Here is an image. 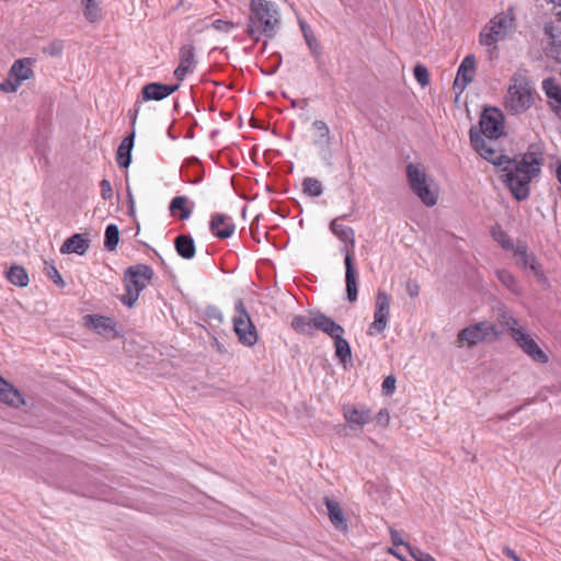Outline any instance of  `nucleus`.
<instances>
[{
	"label": "nucleus",
	"instance_id": "1",
	"mask_svg": "<svg viewBox=\"0 0 561 561\" xmlns=\"http://www.w3.org/2000/svg\"><path fill=\"white\" fill-rule=\"evenodd\" d=\"M541 160L533 152L518 160H510L502 170L503 182L517 201L529 196V184L540 173Z\"/></svg>",
	"mask_w": 561,
	"mask_h": 561
},
{
	"label": "nucleus",
	"instance_id": "2",
	"mask_svg": "<svg viewBox=\"0 0 561 561\" xmlns=\"http://www.w3.org/2000/svg\"><path fill=\"white\" fill-rule=\"evenodd\" d=\"M247 33L257 42L262 35L273 37L279 23L276 5L267 0H251Z\"/></svg>",
	"mask_w": 561,
	"mask_h": 561
},
{
	"label": "nucleus",
	"instance_id": "3",
	"mask_svg": "<svg viewBox=\"0 0 561 561\" xmlns=\"http://www.w3.org/2000/svg\"><path fill=\"white\" fill-rule=\"evenodd\" d=\"M515 28V19L511 11L496 14L480 31L479 44L493 57L496 55L497 44L512 35Z\"/></svg>",
	"mask_w": 561,
	"mask_h": 561
},
{
	"label": "nucleus",
	"instance_id": "4",
	"mask_svg": "<svg viewBox=\"0 0 561 561\" xmlns=\"http://www.w3.org/2000/svg\"><path fill=\"white\" fill-rule=\"evenodd\" d=\"M407 179L412 192L426 207L437 204L439 190L437 184L426 174L424 167L420 163L407 165Z\"/></svg>",
	"mask_w": 561,
	"mask_h": 561
},
{
	"label": "nucleus",
	"instance_id": "5",
	"mask_svg": "<svg viewBox=\"0 0 561 561\" xmlns=\"http://www.w3.org/2000/svg\"><path fill=\"white\" fill-rule=\"evenodd\" d=\"M535 101V89L523 75L515 73L505 96V107L512 114L526 112Z\"/></svg>",
	"mask_w": 561,
	"mask_h": 561
},
{
	"label": "nucleus",
	"instance_id": "6",
	"mask_svg": "<svg viewBox=\"0 0 561 561\" xmlns=\"http://www.w3.org/2000/svg\"><path fill=\"white\" fill-rule=\"evenodd\" d=\"M152 276L153 271L148 265L138 264L128 267L125 273L126 293L122 296V302L125 306L133 307Z\"/></svg>",
	"mask_w": 561,
	"mask_h": 561
},
{
	"label": "nucleus",
	"instance_id": "7",
	"mask_svg": "<svg viewBox=\"0 0 561 561\" xmlns=\"http://www.w3.org/2000/svg\"><path fill=\"white\" fill-rule=\"evenodd\" d=\"M233 331L239 342L244 346H253L256 344L259 335L244 304L238 299L234 304V314L232 316Z\"/></svg>",
	"mask_w": 561,
	"mask_h": 561
},
{
	"label": "nucleus",
	"instance_id": "8",
	"mask_svg": "<svg viewBox=\"0 0 561 561\" xmlns=\"http://www.w3.org/2000/svg\"><path fill=\"white\" fill-rule=\"evenodd\" d=\"M35 60L33 58H21L15 60L8 73V78L0 84V90L4 93H14L21 84L34 77Z\"/></svg>",
	"mask_w": 561,
	"mask_h": 561
},
{
	"label": "nucleus",
	"instance_id": "9",
	"mask_svg": "<svg viewBox=\"0 0 561 561\" xmlns=\"http://www.w3.org/2000/svg\"><path fill=\"white\" fill-rule=\"evenodd\" d=\"M495 325L488 321H481L462 329L457 336L459 347H473L489 336L497 337Z\"/></svg>",
	"mask_w": 561,
	"mask_h": 561
},
{
	"label": "nucleus",
	"instance_id": "10",
	"mask_svg": "<svg viewBox=\"0 0 561 561\" xmlns=\"http://www.w3.org/2000/svg\"><path fill=\"white\" fill-rule=\"evenodd\" d=\"M470 142L473 149L486 161L494 165H501L505 156L493 146L492 140L485 139L473 128L470 130Z\"/></svg>",
	"mask_w": 561,
	"mask_h": 561
},
{
	"label": "nucleus",
	"instance_id": "11",
	"mask_svg": "<svg viewBox=\"0 0 561 561\" xmlns=\"http://www.w3.org/2000/svg\"><path fill=\"white\" fill-rule=\"evenodd\" d=\"M512 339L533 360L539 364H547L549 360L548 355L539 347L537 342L531 335L523 329H514Z\"/></svg>",
	"mask_w": 561,
	"mask_h": 561
},
{
	"label": "nucleus",
	"instance_id": "12",
	"mask_svg": "<svg viewBox=\"0 0 561 561\" xmlns=\"http://www.w3.org/2000/svg\"><path fill=\"white\" fill-rule=\"evenodd\" d=\"M390 297L385 291L379 290L376 295V309L374 321L370 324L368 334L381 333L386 330L390 316Z\"/></svg>",
	"mask_w": 561,
	"mask_h": 561
},
{
	"label": "nucleus",
	"instance_id": "13",
	"mask_svg": "<svg viewBox=\"0 0 561 561\" xmlns=\"http://www.w3.org/2000/svg\"><path fill=\"white\" fill-rule=\"evenodd\" d=\"M482 137L490 140L497 139L503 134V115L496 108L485 110L480 118Z\"/></svg>",
	"mask_w": 561,
	"mask_h": 561
},
{
	"label": "nucleus",
	"instance_id": "14",
	"mask_svg": "<svg viewBox=\"0 0 561 561\" xmlns=\"http://www.w3.org/2000/svg\"><path fill=\"white\" fill-rule=\"evenodd\" d=\"M83 325L107 340H113L118 336L114 321L104 316L87 314L83 317Z\"/></svg>",
	"mask_w": 561,
	"mask_h": 561
},
{
	"label": "nucleus",
	"instance_id": "15",
	"mask_svg": "<svg viewBox=\"0 0 561 561\" xmlns=\"http://www.w3.org/2000/svg\"><path fill=\"white\" fill-rule=\"evenodd\" d=\"M197 59L193 44H185L179 51V66L174 70V76L179 81H183L187 75L195 71Z\"/></svg>",
	"mask_w": 561,
	"mask_h": 561
},
{
	"label": "nucleus",
	"instance_id": "16",
	"mask_svg": "<svg viewBox=\"0 0 561 561\" xmlns=\"http://www.w3.org/2000/svg\"><path fill=\"white\" fill-rule=\"evenodd\" d=\"M353 250L350 243H343L341 248V252L345 255L344 264H345V283H346V293L347 299L353 302L357 299V282H356V271L354 268L353 263Z\"/></svg>",
	"mask_w": 561,
	"mask_h": 561
},
{
	"label": "nucleus",
	"instance_id": "17",
	"mask_svg": "<svg viewBox=\"0 0 561 561\" xmlns=\"http://www.w3.org/2000/svg\"><path fill=\"white\" fill-rule=\"evenodd\" d=\"M477 61L473 55H467L460 62L454 81V90L461 93L476 76Z\"/></svg>",
	"mask_w": 561,
	"mask_h": 561
},
{
	"label": "nucleus",
	"instance_id": "18",
	"mask_svg": "<svg viewBox=\"0 0 561 561\" xmlns=\"http://www.w3.org/2000/svg\"><path fill=\"white\" fill-rule=\"evenodd\" d=\"M209 228L213 234L220 239L230 238L236 230L232 218L225 214L213 215Z\"/></svg>",
	"mask_w": 561,
	"mask_h": 561
},
{
	"label": "nucleus",
	"instance_id": "19",
	"mask_svg": "<svg viewBox=\"0 0 561 561\" xmlns=\"http://www.w3.org/2000/svg\"><path fill=\"white\" fill-rule=\"evenodd\" d=\"M0 402L13 409H19L25 403L22 393L2 376H0Z\"/></svg>",
	"mask_w": 561,
	"mask_h": 561
},
{
	"label": "nucleus",
	"instance_id": "20",
	"mask_svg": "<svg viewBox=\"0 0 561 561\" xmlns=\"http://www.w3.org/2000/svg\"><path fill=\"white\" fill-rule=\"evenodd\" d=\"M343 416L347 423L359 427H363L373 421L371 411L364 407L357 408L354 405H344Z\"/></svg>",
	"mask_w": 561,
	"mask_h": 561
},
{
	"label": "nucleus",
	"instance_id": "21",
	"mask_svg": "<svg viewBox=\"0 0 561 561\" xmlns=\"http://www.w3.org/2000/svg\"><path fill=\"white\" fill-rule=\"evenodd\" d=\"M514 255L518 257L517 264L528 267L537 278L543 277L541 265L533 253H528L525 244H517L514 248Z\"/></svg>",
	"mask_w": 561,
	"mask_h": 561
},
{
	"label": "nucleus",
	"instance_id": "22",
	"mask_svg": "<svg viewBox=\"0 0 561 561\" xmlns=\"http://www.w3.org/2000/svg\"><path fill=\"white\" fill-rule=\"evenodd\" d=\"M179 87V84L169 85L161 83H148L141 90L142 99L145 101H161L176 91Z\"/></svg>",
	"mask_w": 561,
	"mask_h": 561
},
{
	"label": "nucleus",
	"instance_id": "23",
	"mask_svg": "<svg viewBox=\"0 0 561 561\" xmlns=\"http://www.w3.org/2000/svg\"><path fill=\"white\" fill-rule=\"evenodd\" d=\"M313 325L316 330H320L330 337H339V334H344V329L331 318L323 313H313Z\"/></svg>",
	"mask_w": 561,
	"mask_h": 561
},
{
	"label": "nucleus",
	"instance_id": "24",
	"mask_svg": "<svg viewBox=\"0 0 561 561\" xmlns=\"http://www.w3.org/2000/svg\"><path fill=\"white\" fill-rule=\"evenodd\" d=\"M89 239L81 233H76L70 238L66 239L60 248L62 254L76 253L83 255L90 247Z\"/></svg>",
	"mask_w": 561,
	"mask_h": 561
},
{
	"label": "nucleus",
	"instance_id": "25",
	"mask_svg": "<svg viewBox=\"0 0 561 561\" xmlns=\"http://www.w3.org/2000/svg\"><path fill=\"white\" fill-rule=\"evenodd\" d=\"M313 144L319 148H329L332 141L328 124L321 119L312 123Z\"/></svg>",
	"mask_w": 561,
	"mask_h": 561
},
{
	"label": "nucleus",
	"instance_id": "26",
	"mask_svg": "<svg viewBox=\"0 0 561 561\" xmlns=\"http://www.w3.org/2000/svg\"><path fill=\"white\" fill-rule=\"evenodd\" d=\"M331 232L343 243H350L355 247V232L353 228L339 222V218L333 219L329 226Z\"/></svg>",
	"mask_w": 561,
	"mask_h": 561
},
{
	"label": "nucleus",
	"instance_id": "27",
	"mask_svg": "<svg viewBox=\"0 0 561 561\" xmlns=\"http://www.w3.org/2000/svg\"><path fill=\"white\" fill-rule=\"evenodd\" d=\"M194 204L188 205L186 196L174 197L169 206V210L173 216H179L180 219L186 220L191 217Z\"/></svg>",
	"mask_w": 561,
	"mask_h": 561
},
{
	"label": "nucleus",
	"instance_id": "28",
	"mask_svg": "<svg viewBox=\"0 0 561 561\" xmlns=\"http://www.w3.org/2000/svg\"><path fill=\"white\" fill-rule=\"evenodd\" d=\"M324 504L327 506L328 515H329L331 523L339 529H346V527H347L346 520L344 518V514H343V511H342L339 502H336L332 499L325 497Z\"/></svg>",
	"mask_w": 561,
	"mask_h": 561
},
{
	"label": "nucleus",
	"instance_id": "29",
	"mask_svg": "<svg viewBox=\"0 0 561 561\" xmlns=\"http://www.w3.org/2000/svg\"><path fill=\"white\" fill-rule=\"evenodd\" d=\"M290 325L300 334L313 335L316 331V327L313 325V313H309L307 316H295Z\"/></svg>",
	"mask_w": 561,
	"mask_h": 561
},
{
	"label": "nucleus",
	"instance_id": "30",
	"mask_svg": "<svg viewBox=\"0 0 561 561\" xmlns=\"http://www.w3.org/2000/svg\"><path fill=\"white\" fill-rule=\"evenodd\" d=\"M174 245L176 249V252L180 256H182L185 260H191L195 255V242L192 239V237L186 234L179 236L175 241Z\"/></svg>",
	"mask_w": 561,
	"mask_h": 561
},
{
	"label": "nucleus",
	"instance_id": "31",
	"mask_svg": "<svg viewBox=\"0 0 561 561\" xmlns=\"http://www.w3.org/2000/svg\"><path fill=\"white\" fill-rule=\"evenodd\" d=\"M134 146V134L124 138L117 149L116 161L121 168H128L130 164V152Z\"/></svg>",
	"mask_w": 561,
	"mask_h": 561
},
{
	"label": "nucleus",
	"instance_id": "32",
	"mask_svg": "<svg viewBox=\"0 0 561 561\" xmlns=\"http://www.w3.org/2000/svg\"><path fill=\"white\" fill-rule=\"evenodd\" d=\"M100 0H81L83 15L89 23H96L102 19Z\"/></svg>",
	"mask_w": 561,
	"mask_h": 561
},
{
	"label": "nucleus",
	"instance_id": "33",
	"mask_svg": "<svg viewBox=\"0 0 561 561\" xmlns=\"http://www.w3.org/2000/svg\"><path fill=\"white\" fill-rule=\"evenodd\" d=\"M550 38V51L554 59L561 61V28L551 24L546 26Z\"/></svg>",
	"mask_w": 561,
	"mask_h": 561
},
{
	"label": "nucleus",
	"instance_id": "34",
	"mask_svg": "<svg viewBox=\"0 0 561 561\" xmlns=\"http://www.w3.org/2000/svg\"><path fill=\"white\" fill-rule=\"evenodd\" d=\"M300 27H301L306 44L308 45L310 51L312 53V55L319 56L321 54L320 45H319L316 36L313 35L311 28L305 22H300Z\"/></svg>",
	"mask_w": 561,
	"mask_h": 561
},
{
	"label": "nucleus",
	"instance_id": "35",
	"mask_svg": "<svg viewBox=\"0 0 561 561\" xmlns=\"http://www.w3.org/2000/svg\"><path fill=\"white\" fill-rule=\"evenodd\" d=\"M8 279L16 286L24 287L28 284V275L21 266H13L8 272Z\"/></svg>",
	"mask_w": 561,
	"mask_h": 561
},
{
	"label": "nucleus",
	"instance_id": "36",
	"mask_svg": "<svg viewBox=\"0 0 561 561\" xmlns=\"http://www.w3.org/2000/svg\"><path fill=\"white\" fill-rule=\"evenodd\" d=\"M499 280L512 293L519 294L520 288L516 278L506 270H499L496 272Z\"/></svg>",
	"mask_w": 561,
	"mask_h": 561
},
{
	"label": "nucleus",
	"instance_id": "37",
	"mask_svg": "<svg viewBox=\"0 0 561 561\" xmlns=\"http://www.w3.org/2000/svg\"><path fill=\"white\" fill-rule=\"evenodd\" d=\"M119 241V230L116 225H108L105 229L104 247L113 251L117 247Z\"/></svg>",
	"mask_w": 561,
	"mask_h": 561
},
{
	"label": "nucleus",
	"instance_id": "38",
	"mask_svg": "<svg viewBox=\"0 0 561 561\" xmlns=\"http://www.w3.org/2000/svg\"><path fill=\"white\" fill-rule=\"evenodd\" d=\"M335 355L342 360L351 358V347L348 342L343 337V334H339V337H334Z\"/></svg>",
	"mask_w": 561,
	"mask_h": 561
},
{
	"label": "nucleus",
	"instance_id": "39",
	"mask_svg": "<svg viewBox=\"0 0 561 561\" xmlns=\"http://www.w3.org/2000/svg\"><path fill=\"white\" fill-rule=\"evenodd\" d=\"M302 190L307 195L318 197L322 194L323 186L316 178H306L302 182Z\"/></svg>",
	"mask_w": 561,
	"mask_h": 561
},
{
	"label": "nucleus",
	"instance_id": "40",
	"mask_svg": "<svg viewBox=\"0 0 561 561\" xmlns=\"http://www.w3.org/2000/svg\"><path fill=\"white\" fill-rule=\"evenodd\" d=\"M542 88L549 99L558 102L561 98V88L554 82L553 79L543 80Z\"/></svg>",
	"mask_w": 561,
	"mask_h": 561
},
{
	"label": "nucleus",
	"instance_id": "41",
	"mask_svg": "<svg viewBox=\"0 0 561 561\" xmlns=\"http://www.w3.org/2000/svg\"><path fill=\"white\" fill-rule=\"evenodd\" d=\"M499 321L508 329L511 337L513 336L514 329H523L518 321L507 311L500 313Z\"/></svg>",
	"mask_w": 561,
	"mask_h": 561
},
{
	"label": "nucleus",
	"instance_id": "42",
	"mask_svg": "<svg viewBox=\"0 0 561 561\" xmlns=\"http://www.w3.org/2000/svg\"><path fill=\"white\" fill-rule=\"evenodd\" d=\"M415 80L422 85L426 87L430 83V73L425 66L416 65L413 69Z\"/></svg>",
	"mask_w": 561,
	"mask_h": 561
},
{
	"label": "nucleus",
	"instance_id": "43",
	"mask_svg": "<svg viewBox=\"0 0 561 561\" xmlns=\"http://www.w3.org/2000/svg\"><path fill=\"white\" fill-rule=\"evenodd\" d=\"M210 26L214 27L218 32L229 33L237 26V24L231 21L218 19V20L213 21L210 23Z\"/></svg>",
	"mask_w": 561,
	"mask_h": 561
},
{
	"label": "nucleus",
	"instance_id": "44",
	"mask_svg": "<svg viewBox=\"0 0 561 561\" xmlns=\"http://www.w3.org/2000/svg\"><path fill=\"white\" fill-rule=\"evenodd\" d=\"M408 551L415 561H436L430 553L412 546H408Z\"/></svg>",
	"mask_w": 561,
	"mask_h": 561
},
{
	"label": "nucleus",
	"instance_id": "45",
	"mask_svg": "<svg viewBox=\"0 0 561 561\" xmlns=\"http://www.w3.org/2000/svg\"><path fill=\"white\" fill-rule=\"evenodd\" d=\"M46 274L59 287H64L65 286V283H64V279H62L60 273L58 272V270L54 265L47 266Z\"/></svg>",
	"mask_w": 561,
	"mask_h": 561
},
{
	"label": "nucleus",
	"instance_id": "46",
	"mask_svg": "<svg viewBox=\"0 0 561 561\" xmlns=\"http://www.w3.org/2000/svg\"><path fill=\"white\" fill-rule=\"evenodd\" d=\"M101 187V196L104 201H111L113 198V188L111 182L106 179H103L100 182Z\"/></svg>",
	"mask_w": 561,
	"mask_h": 561
},
{
	"label": "nucleus",
	"instance_id": "47",
	"mask_svg": "<svg viewBox=\"0 0 561 561\" xmlns=\"http://www.w3.org/2000/svg\"><path fill=\"white\" fill-rule=\"evenodd\" d=\"M62 49L64 43L60 41H55L44 49V53L50 56H59L62 53Z\"/></svg>",
	"mask_w": 561,
	"mask_h": 561
},
{
	"label": "nucleus",
	"instance_id": "48",
	"mask_svg": "<svg viewBox=\"0 0 561 561\" xmlns=\"http://www.w3.org/2000/svg\"><path fill=\"white\" fill-rule=\"evenodd\" d=\"M210 26V23L208 22V19L205 18V19H199L197 21H195L191 26H190V31L194 34H198V33H202L204 32L207 27Z\"/></svg>",
	"mask_w": 561,
	"mask_h": 561
},
{
	"label": "nucleus",
	"instance_id": "49",
	"mask_svg": "<svg viewBox=\"0 0 561 561\" xmlns=\"http://www.w3.org/2000/svg\"><path fill=\"white\" fill-rule=\"evenodd\" d=\"M494 238L497 240V242L506 250H512L514 252V248L516 245L513 244L512 240L503 232H500L499 234L494 233Z\"/></svg>",
	"mask_w": 561,
	"mask_h": 561
},
{
	"label": "nucleus",
	"instance_id": "50",
	"mask_svg": "<svg viewBox=\"0 0 561 561\" xmlns=\"http://www.w3.org/2000/svg\"><path fill=\"white\" fill-rule=\"evenodd\" d=\"M390 536H391V541L394 546H404L407 549H408V546H411L410 543L405 542L402 539L401 534L393 528H390Z\"/></svg>",
	"mask_w": 561,
	"mask_h": 561
},
{
	"label": "nucleus",
	"instance_id": "51",
	"mask_svg": "<svg viewBox=\"0 0 561 561\" xmlns=\"http://www.w3.org/2000/svg\"><path fill=\"white\" fill-rule=\"evenodd\" d=\"M407 293L410 297H416L420 294V286L415 280H409L405 286Z\"/></svg>",
	"mask_w": 561,
	"mask_h": 561
},
{
	"label": "nucleus",
	"instance_id": "52",
	"mask_svg": "<svg viewBox=\"0 0 561 561\" xmlns=\"http://www.w3.org/2000/svg\"><path fill=\"white\" fill-rule=\"evenodd\" d=\"M382 388L387 393H391L396 389V378L388 376L382 382Z\"/></svg>",
	"mask_w": 561,
	"mask_h": 561
},
{
	"label": "nucleus",
	"instance_id": "53",
	"mask_svg": "<svg viewBox=\"0 0 561 561\" xmlns=\"http://www.w3.org/2000/svg\"><path fill=\"white\" fill-rule=\"evenodd\" d=\"M503 554L506 556L507 558H510L511 560L513 561H524L517 553L515 550H513L512 548H510L508 546H505L503 547Z\"/></svg>",
	"mask_w": 561,
	"mask_h": 561
},
{
	"label": "nucleus",
	"instance_id": "54",
	"mask_svg": "<svg viewBox=\"0 0 561 561\" xmlns=\"http://www.w3.org/2000/svg\"><path fill=\"white\" fill-rule=\"evenodd\" d=\"M378 421L382 424V425H387L388 422H389V413L386 409H382L379 411L378 413Z\"/></svg>",
	"mask_w": 561,
	"mask_h": 561
},
{
	"label": "nucleus",
	"instance_id": "55",
	"mask_svg": "<svg viewBox=\"0 0 561 561\" xmlns=\"http://www.w3.org/2000/svg\"><path fill=\"white\" fill-rule=\"evenodd\" d=\"M556 175H557L558 181L561 183V163L558 165V168L556 170Z\"/></svg>",
	"mask_w": 561,
	"mask_h": 561
},
{
	"label": "nucleus",
	"instance_id": "56",
	"mask_svg": "<svg viewBox=\"0 0 561 561\" xmlns=\"http://www.w3.org/2000/svg\"><path fill=\"white\" fill-rule=\"evenodd\" d=\"M389 553H391L392 556H394L396 558L400 559V560H403L401 554L396 551L394 549H389Z\"/></svg>",
	"mask_w": 561,
	"mask_h": 561
},
{
	"label": "nucleus",
	"instance_id": "57",
	"mask_svg": "<svg viewBox=\"0 0 561 561\" xmlns=\"http://www.w3.org/2000/svg\"><path fill=\"white\" fill-rule=\"evenodd\" d=\"M127 194H128V197H129V202L133 203V196H131V193H130L129 188H127Z\"/></svg>",
	"mask_w": 561,
	"mask_h": 561
},
{
	"label": "nucleus",
	"instance_id": "58",
	"mask_svg": "<svg viewBox=\"0 0 561 561\" xmlns=\"http://www.w3.org/2000/svg\"><path fill=\"white\" fill-rule=\"evenodd\" d=\"M552 3L561 5V0H550Z\"/></svg>",
	"mask_w": 561,
	"mask_h": 561
},
{
	"label": "nucleus",
	"instance_id": "59",
	"mask_svg": "<svg viewBox=\"0 0 561 561\" xmlns=\"http://www.w3.org/2000/svg\"><path fill=\"white\" fill-rule=\"evenodd\" d=\"M557 16H558V20L561 21V12H558Z\"/></svg>",
	"mask_w": 561,
	"mask_h": 561
}]
</instances>
